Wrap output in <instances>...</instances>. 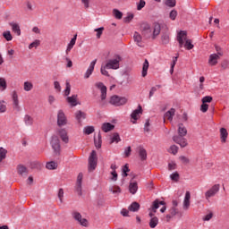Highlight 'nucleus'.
Returning <instances> with one entry per match:
<instances>
[{
  "mask_svg": "<svg viewBox=\"0 0 229 229\" xmlns=\"http://www.w3.org/2000/svg\"><path fill=\"white\" fill-rule=\"evenodd\" d=\"M176 39L179 43V47H184L187 50L194 48L192 40L188 38L187 31L181 30L180 32H178Z\"/></svg>",
  "mask_w": 229,
  "mask_h": 229,
  "instance_id": "nucleus-1",
  "label": "nucleus"
},
{
  "mask_svg": "<svg viewBox=\"0 0 229 229\" xmlns=\"http://www.w3.org/2000/svg\"><path fill=\"white\" fill-rule=\"evenodd\" d=\"M123 58L121 55H114V58L109 59L106 64V69L117 70L120 68V63L122 62Z\"/></svg>",
  "mask_w": 229,
  "mask_h": 229,
  "instance_id": "nucleus-2",
  "label": "nucleus"
},
{
  "mask_svg": "<svg viewBox=\"0 0 229 229\" xmlns=\"http://www.w3.org/2000/svg\"><path fill=\"white\" fill-rule=\"evenodd\" d=\"M72 218L82 227H89V221L86 218H82L80 212L73 211L72 213Z\"/></svg>",
  "mask_w": 229,
  "mask_h": 229,
  "instance_id": "nucleus-3",
  "label": "nucleus"
},
{
  "mask_svg": "<svg viewBox=\"0 0 229 229\" xmlns=\"http://www.w3.org/2000/svg\"><path fill=\"white\" fill-rule=\"evenodd\" d=\"M98 164L97 152L92 150L89 157V171H95Z\"/></svg>",
  "mask_w": 229,
  "mask_h": 229,
  "instance_id": "nucleus-4",
  "label": "nucleus"
},
{
  "mask_svg": "<svg viewBox=\"0 0 229 229\" xmlns=\"http://www.w3.org/2000/svg\"><path fill=\"white\" fill-rule=\"evenodd\" d=\"M128 99L126 98H121L119 96L114 95L110 98L109 103L114 106H120L125 105Z\"/></svg>",
  "mask_w": 229,
  "mask_h": 229,
  "instance_id": "nucleus-5",
  "label": "nucleus"
},
{
  "mask_svg": "<svg viewBox=\"0 0 229 229\" xmlns=\"http://www.w3.org/2000/svg\"><path fill=\"white\" fill-rule=\"evenodd\" d=\"M160 205L163 206V207L160 208V212H161L162 214L165 213V210H166L165 202L163 201V200L156 199V200L153 201L152 207H151L152 212H153L154 214L157 213V208H159Z\"/></svg>",
  "mask_w": 229,
  "mask_h": 229,
  "instance_id": "nucleus-6",
  "label": "nucleus"
},
{
  "mask_svg": "<svg viewBox=\"0 0 229 229\" xmlns=\"http://www.w3.org/2000/svg\"><path fill=\"white\" fill-rule=\"evenodd\" d=\"M220 191V184H214L208 191L205 192V199L209 200L210 198H214Z\"/></svg>",
  "mask_w": 229,
  "mask_h": 229,
  "instance_id": "nucleus-7",
  "label": "nucleus"
},
{
  "mask_svg": "<svg viewBox=\"0 0 229 229\" xmlns=\"http://www.w3.org/2000/svg\"><path fill=\"white\" fill-rule=\"evenodd\" d=\"M51 147H52V149H54L55 154L60 155L61 145H60V140L57 136L52 137Z\"/></svg>",
  "mask_w": 229,
  "mask_h": 229,
  "instance_id": "nucleus-8",
  "label": "nucleus"
},
{
  "mask_svg": "<svg viewBox=\"0 0 229 229\" xmlns=\"http://www.w3.org/2000/svg\"><path fill=\"white\" fill-rule=\"evenodd\" d=\"M95 87H97L101 94H100V98L101 100H106V97H107V88L106 86H105V84L103 82H97L95 83Z\"/></svg>",
  "mask_w": 229,
  "mask_h": 229,
  "instance_id": "nucleus-9",
  "label": "nucleus"
},
{
  "mask_svg": "<svg viewBox=\"0 0 229 229\" xmlns=\"http://www.w3.org/2000/svg\"><path fill=\"white\" fill-rule=\"evenodd\" d=\"M57 135L64 144H69L70 138L66 129H58Z\"/></svg>",
  "mask_w": 229,
  "mask_h": 229,
  "instance_id": "nucleus-10",
  "label": "nucleus"
},
{
  "mask_svg": "<svg viewBox=\"0 0 229 229\" xmlns=\"http://www.w3.org/2000/svg\"><path fill=\"white\" fill-rule=\"evenodd\" d=\"M83 174H79L76 180L75 191L78 196H82Z\"/></svg>",
  "mask_w": 229,
  "mask_h": 229,
  "instance_id": "nucleus-11",
  "label": "nucleus"
},
{
  "mask_svg": "<svg viewBox=\"0 0 229 229\" xmlns=\"http://www.w3.org/2000/svg\"><path fill=\"white\" fill-rule=\"evenodd\" d=\"M67 118L63 110L57 112V126H66Z\"/></svg>",
  "mask_w": 229,
  "mask_h": 229,
  "instance_id": "nucleus-12",
  "label": "nucleus"
},
{
  "mask_svg": "<svg viewBox=\"0 0 229 229\" xmlns=\"http://www.w3.org/2000/svg\"><path fill=\"white\" fill-rule=\"evenodd\" d=\"M142 113H143V110H142V106L140 105L138 106L137 109L132 111V113L131 114V118L132 119L131 123L133 124H136V121L139 120V118L140 117V114H142Z\"/></svg>",
  "mask_w": 229,
  "mask_h": 229,
  "instance_id": "nucleus-13",
  "label": "nucleus"
},
{
  "mask_svg": "<svg viewBox=\"0 0 229 229\" xmlns=\"http://www.w3.org/2000/svg\"><path fill=\"white\" fill-rule=\"evenodd\" d=\"M173 140L175 144L181 146V148H186V146H188V141L184 136H174Z\"/></svg>",
  "mask_w": 229,
  "mask_h": 229,
  "instance_id": "nucleus-14",
  "label": "nucleus"
},
{
  "mask_svg": "<svg viewBox=\"0 0 229 229\" xmlns=\"http://www.w3.org/2000/svg\"><path fill=\"white\" fill-rule=\"evenodd\" d=\"M12 100H13V109L19 111L21 109L19 96L16 90L12 92Z\"/></svg>",
  "mask_w": 229,
  "mask_h": 229,
  "instance_id": "nucleus-15",
  "label": "nucleus"
},
{
  "mask_svg": "<svg viewBox=\"0 0 229 229\" xmlns=\"http://www.w3.org/2000/svg\"><path fill=\"white\" fill-rule=\"evenodd\" d=\"M220 55H223L221 52L210 55L208 59V64L212 66L216 65L218 64V60L220 59Z\"/></svg>",
  "mask_w": 229,
  "mask_h": 229,
  "instance_id": "nucleus-16",
  "label": "nucleus"
},
{
  "mask_svg": "<svg viewBox=\"0 0 229 229\" xmlns=\"http://www.w3.org/2000/svg\"><path fill=\"white\" fill-rule=\"evenodd\" d=\"M17 174L20 176H22L23 178H26L29 174L28 168L23 165H18L16 167Z\"/></svg>",
  "mask_w": 229,
  "mask_h": 229,
  "instance_id": "nucleus-17",
  "label": "nucleus"
},
{
  "mask_svg": "<svg viewBox=\"0 0 229 229\" xmlns=\"http://www.w3.org/2000/svg\"><path fill=\"white\" fill-rule=\"evenodd\" d=\"M179 213V210L177 208H172L168 210V214L165 216V221L166 223H169L177 214Z\"/></svg>",
  "mask_w": 229,
  "mask_h": 229,
  "instance_id": "nucleus-18",
  "label": "nucleus"
},
{
  "mask_svg": "<svg viewBox=\"0 0 229 229\" xmlns=\"http://www.w3.org/2000/svg\"><path fill=\"white\" fill-rule=\"evenodd\" d=\"M97 62H98V60L95 59L94 61H92V62L89 64V67H88L86 72L84 73V78H85V79H88V78H89V77L91 76V74H92L93 72H94L95 65H96Z\"/></svg>",
  "mask_w": 229,
  "mask_h": 229,
  "instance_id": "nucleus-19",
  "label": "nucleus"
},
{
  "mask_svg": "<svg viewBox=\"0 0 229 229\" xmlns=\"http://www.w3.org/2000/svg\"><path fill=\"white\" fill-rule=\"evenodd\" d=\"M133 40L138 47H144L143 38H142L141 34H140L139 32H134Z\"/></svg>",
  "mask_w": 229,
  "mask_h": 229,
  "instance_id": "nucleus-20",
  "label": "nucleus"
},
{
  "mask_svg": "<svg viewBox=\"0 0 229 229\" xmlns=\"http://www.w3.org/2000/svg\"><path fill=\"white\" fill-rule=\"evenodd\" d=\"M191 198V191H186L185 196H184V199H183V208L185 210H188V208H190Z\"/></svg>",
  "mask_w": 229,
  "mask_h": 229,
  "instance_id": "nucleus-21",
  "label": "nucleus"
},
{
  "mask_svg": "<svg viewBox=\"0 0 229 229\" xmlns=\"http://www.w3.org/2000/svg\"><path fill=\"white\" fill-rule=\"evenodd\" d=\"M115 126L110 123H104L101 125V130L104 131V133H108V131H112V130H114Z\"/></svg>",
  "mask_w": 229,
  "mask_h": 229,
  "instance_id": "nucleus-22",
  "label": "nucleus"
},
{
  "mask_svg": "<svg viewBox=\"0 0 229 229\" xmlns=\"http://www.w3.org/2000/svg\"><path fill=\"white\" fill-rule=\"evenodd\" d=\"M176 110L174 108H171L164 114V123H165V119L168 121H173L174 116L175 115Z\"/></svg>",
  "mask_w": 229,
  "mask_h": 229,
  "instance_id": "nucleus-23",
  "label": "nucleus"
},
{
  "mask_svg": "<svg viewBox=\"0 0 229 229\" xmlns=\"http://www.w3.org/2000/svg\"><path fill=\"white\" fill-rule=\"evenodd\" d=\"M188 131L182 123L178 124V136L177 137H186Z\"/></svg>",
  "mask_w": 229,
  "mask_h": 229,
  "instance_id": "nucleus-24",
  "label": "nucleus"
},
{
  "mask_svg": "<svg viewBox=\"0 0 229 229\" xmlns=\"http://www.w3.org/2000/svg\"><path fill=\"white\" fill-rule=\"evenodd\" d=\"M77 36L78 35H74L73 38L69 42V44L67 45V47L65 50L66 55H68L71 52V50L73 48V47L75 46L76 40H77Z\"/></svg>",
  "mask_w": 229,
  "mask_h": 229,
  "instance_id": "nucleus-25",
  "label": "nucleus"
},
{
  "mask_svg": "<svg viewBox=\"0 0 229 229\" xmlns=\"http://www.w3.org/2000/svg\"><path fill=\"white\" fill-rule=\"evenodd\" d=\"M161 32V25L159 23L153 24V32H152V38L155 39L157 36H158Z\"/></svg>",
  "mask_w": 229,
  "mask_h": 229,
  "instance_id": "nucleus-26",
  "label": "nucleus"
},
{
  "mask_svg": "<svg viewBox=\"0 0 229 229\" xmlns=\"http://www.w3.org/2000/svg\"><path fill=\"white\" fill-rule=\"evenodd\" d=\"M9 25L11 26L12 30L14 34H16L17 36H21V31L19 24L14 22H10Z\"/></svg>",
  "mask_w": 229,
  "mask_h": 229,
  "instance_id": "nucleus-27",
  "label": "nucleus"
},
{
  "mask_svg": "<svg viewBox=\"0 0 229 229\" xmlns=\"http://www.w3.org/2000/svg\"><path fill=\"white\" fill-rule=\"evenodd\" d=\"M159 224V219L157 216H153L150 218L148 225L151 229H155Z\"/></svg>",
  "mask_w": 229,
  "mask_h": 229,
  "instance_id": "nucleus-28",
  "label": "nucleus"
},
{
  "mask_svg": "<svg viewBox=\"0 0 229 229\" xmlns=\"http://www.w3.org/2000/svg\"><path fill=\"white\" fill-rule=\"evenodd\" d=\"M149 68V62L146 59L142 64L141 76L146 77L148 75V71Z\"/></svg>",
  "mask_w": 229,
  "mask_h": 229,
  "instance_id": "nucleus-29",
  "label": "nucleus"
},
{
  "mask_svg": "<svg viewBox=\"0 0 229 229\" xmlns=\"http://www.w3.org/2000/svg\"><path fill=\"white\" fill-rule=\"evenodd\" d=\"M139 157L140 160H147L148 158L147 150L143 147L139 148Z\"/></svg>",
  "mask_w": 229,
  "mask_h": 229,
  "instance_id": "nucleus-30",
  "label": "nucleus"
},
{
  "mask_svg": "<svg viewBox=\"0 0 229 229\" xmlns=\"http://www.w3.org/2000/svg\"><path fill=\"white\" fill-rule=\"evenodd\" d=\"M220 138L222 142H226L228 139V131L225 128H221L220 129Z\"/></svg>",
  "mask_w": 229,
  "mask_h": 229,
  "instance_id": "nucleus-31",
  "label": "nucleus"
},
{
  "mask_svg": "<svg viewBox=\"0 0 229 229\" xmlns=\"http://www.w3.org/2000/svg\"><path fill=\"white\" fill-rule=\"evenodd\" d=\"M23 121L26 126H32V124L34 123V118L31 117L30 114H25Z\"/></svg>",
  "mask_w": 229,
  "mask_h": 229,
  "instance_id": "nucleus-32",
  "label": "nucleus"
},
{
  "mask_svg": "<svg viewBox=\"0 0 229 229\" xmlns=\"http://www.w3.org/2000/svg\"><path fill=\"white\" fill-rule=\"evenodd\" d=\"M140 205L138 202H132L129 207L128 209L131 212L136 213L140 210Z\"/></svg>",
  "mask_w": 229,
  "mask_h": 229,
  "instance_id": "nucleus-33",
  "label": "nucleus"
},
{
  "mask_svg": "<svg viewBox=\"0 0 229 229\" xmlns=\"http://www.w3.org/2000/svg\"><path fill=\"white\" fill-rule=\"evenodd\" d=\"M75 118L77 119L78 123H81L82 119L86 118V114L79 110L75 113Z\"/></svg>",
  "mask_w": 229,
  "mask_h": 229,
  "instance_id": "nucleus-34",
  "label": "nucleus"
},
{
  "mask_svg": "<svg viewBox=\"0 0 229 229\" xmlns=\"http://www.w3.org/2000/svg\"><path fill=\"white\" fill-rule=\"evenodd\" d=\"M102 137L101 134L98 133V139L94 138V145L97 148V149H100V148L102 147Z\"/></svg>",
  "mask_w": 229,
  "mask_h": 229,
  "instance_id": "nucleus-35",
  "label": "nucleus"
},
{
  "mask_svg": "<svg viewBox=\"0 0 229 229\" xmlns=\"http://www.w3.org/2000/svg\"><path fill=\"white\" fill-rule=\"evenodd\" d=\"M138 189L139 187L137 182H130L129 191L131 192V194H136Z\"/></svg>",
  "mask_w": 229,
  "mask_h": 229,
  "instance_id": "nucleus-36",
  "label": "nucleus"
},
{
  "mask_svg": "<svg viewBox=\"0 0 229 229\" xmlns=\"http://www.w3.org/2000/svg\"><path fill=\"white\" fill-rule=\"evenodd\" d=\"M67 102L72 106H77V95H72V97L67 98Z\"/></svg>",
  "mask_w": 229,
  "mask_h": 229,
  "instance_id": "nucleus-37",
  "label": "nucleus"
},
{
  "mask_svg": "<svg viewBox=\"0 0 229 229\" xmlns=\"http://www.w3.org/2000/svg\"><path fill=\"white\" fill-rule=\"evenodd\" d=\"M33 83L30 81H25L23 82V90H25L26 92H29L30 90L33 89Z\"/></svg>",
  "mask_w": 229,
  "mask_h": 229,
  "instance_id": "nucleus-38",
  "label": "nucleus"
},
{
  "mask_svg": "<svg viewBox=\"0 0 229 229\" xmlns=\"http://www.w3.org/2000/svg\"><path fill=\"white\" fill-rule=\"evenodd\" d=\"M46 167L49 169L50 171H53L54 169H57L58 165L55 161H50L46 164Z\"/></svg>",
  "mask_w": 229,
  "mask_h": 229,
  "instance_id": "nucleus-39",
  "label": "nucleus"
},
{
  "mask_svg": "<svg viewBox=\"0 0 229 229\" xmlns=\"http://www.w3.org/2000/svg\"><path fill=\"white\" fill-rule=\"evenodd\" d=\"M178 151H179V147L176 145H172L168 148V153H171L172 155H177Z\"/></svg>",
  "mask_w": 229,
  "mask_h": 229,
  "instance_id": "nucleus-40",
  "label": "nucleus"
},
{
  "mask_svg": "<svg viewBox=\"0 0 229 229\" xmlns=\"http://www.w3.org/2000/svg\"><path fill=\"white\" fill-rule=\"evenodd\" d=\"M120 141H121L120 135L117 132L114 133L112 138H111L110 144H114V142L118 143Z\"/></svg>",
  "mask_w": 229,
  "mask_h": 229,
  "instance_id": "nucleus-41",
  "label": "nucleus"
},
{
  "mask_svg": "<svg viewBox=\"0 0 229 229\" xmlns=\"http://www.w3.org/2000/svg\"><path fill=\"white\" fill-rule=\"evenodd\" d=\"M109 191L112 192V194H120L122 190L119 186H112L109 188Z\"/></svg>",
  "mask_w": 229,
  "mask_h": 229,
  "instance_id": "nucleus-42",
  "label": "nucleus"
},
{
  "mask_svg": "<svg viewBox=\"0 0 229 229\" xmlns=\"http://www.w3.org/2000/svg\"><path fill=\"white\" fill-rule=\"evenodd\" d=\"M7 150L3 147L0 148V162H3L6 158Z\"/></svg>",
  "mask_w": 229,
  "mask_h": 229,
  "instance_id": "nucleus-43",
  "label": "nucleus"
},
{
  "mask_svg": "<svg viewBox=\"0 0 229 229\" xmlns=\"http://www.w3.org/2000/svg\"><path fill=\"white\" fill-rule=\"evenodd\" d=\"M83 131L86 135H91V133H94L95 128L93 126H87L83 129Z\"/></svg>",
  "mask_w": 229,
  "mask_h": 229,
  "instance_id": "nucleus-44",
  "label": "nucleus"
},
{
  "mask_svg": "<svg viewBox=\"0 0 229 229\" xmlns=\"http://www.w3.org/2000/svg\"><path fill=\"white\" fill-rule=\"evenodd\" d=\"M2 36L7 41H12L13 40V36L11 34V31H9V30L3 32Z\"/></svg>",
  "mask_w": 229,
  "mask_h": 229,
  "instance_id": "nucleus-45",
  "label": "nucleus"
},
{
  "mask_svg": "<svg viewBox=\"0 0 229 229\" xmlns=\"http://www.w3.org/2000/svg\"><path fill=\"white\" fill-rule=\"evenodd\" d=\"M113 15L118 20H121L123 18V13L117 9L113 10Z\"/></svg>",
  "mask_w": 229,
  "mask_h": 229,
  "instance_id": "nucleus-46",
  "label": "nucleus"
},
{
  "mask_svg": "<svg viewBox=\"0 0 229 229\" xmlns=\"http://www.w3.org/2000/svg\"><path fill=\"white\" fill-rule=\"evenodd\" d=\"M104 30H105L104 27H100V28H98V29L94 30V31L97 32V34H96L97 38H101Z\"/></svg>",
  "mask_w": 229,
  "mask_h": 229,
  "instance_id": "nucleus-47",
  "label": "nucleus"
},
{
  "mask_svg": "<svg viewBox=\"0 0 229 229\" xmlns=\"http://www.w3.org/2000/svg\"><path fill=\"white\" fill-rule=\"evenodd\" d=\"M7 88L6 80L4 78H0V89L1 90H5Z\"/></svg>",
  "mask_w": 229,
  "mask_h": 229,
  "instance_id": "nucleus-48",
  "label": "nucleus"
},
{
  "mask_svg": "<svg viewBox=\"0 0 229 229\" xmlns=\"http://www.w3.org/2000/svg\"><path fill=\"white\" fill-rule=\"evenodd\" d=\"M136 5H137V10L141 11L146 6V2L145 0H140V2L136 4Z\"/></svg>",
  "mask_w": 229,
  "mask_h": 229,
  "instance_id": "nucleus-49",
  "label": "nucleus"
},
{
  "mask_svg": "<svg viewBox=\"0 0 229 229\" xmlns=\"http://www.w3.org/2000/svg\"><path fill=\"white\" fill-rule=\"evenodd\" d=\"M161 41H162V44H168L170 42V37L168 34H164L162 35L161 37Z\"/></svg>",
  "mask_w": 229,
  "mask_h": 229,
  "instance_id": "nucleus-50",
  "label": "nucleus"
},
{
  "mask_svg": "<svg viewBox=\"0 0 229 229\" xmlns=\"http://www.w3.org/2000/svg\"><path fill=\"white\" fill-rule=\"evenodd\" d=\"M179 178H180V174L178 172H175V173H173L170 174V179L173 181V182H178L179 181Z\"/></svg>",
  "mask_w": 229,
  "mask_h": 229,
  "instance_id": "nucleus-51",
  "label": "nucleus"
},
{
  "mask_svg": "<svg viewBox=\"0 0 229 229\" xmlns=\"http://www.w3.org/2000/svg\"><path fill=\"white\" fill-rule=\"evenodd\" d=\"M177 169V164L174 161L168 163V171H175Z\"/></svg>",
  "mask_w": 229,
  "mask_h": 229,
  "instance_id": "nucleus-52",
  "label": "nucleus"
},
{
  "mask_svg": "<svg viewBox=\"0 0 229 229\" xmlns=\"http://www.w3.org/2000/svg\"><path fill=\"white\" fill-rule=\"evenodd\" d=\"M40 45V40H34L31 44L29 45V49L37 48Z\"/></svg>",
  "mask_w": 229,
  "mask_h": 229,
  "instance_id": "nucleus-53",
  "label": "nucleus"
},
{
  "mask_svg": "<svg viewBox=\"0 0 229 229\" xmlns=\"http://www.w3.org/2000/svg\"><path fill=\"white\" fill-rule=\"evenodd\" d=\"M178 16V12L176 10H172L169 13V18L172 20V21H174L176 20Z\"/></svg>",
  "mask_w": 229,
  "mask_h": 229,
  "instance_id": "nucleus-54",
  "label": "nucleus"
},
{
  "mask_svg": "<svg viewBox=\"0 0 229 229\" xmlns=\"http://www.w3.org/2000/svg\"><path fill=\"white\" fill-rule=\"evenodd\" d=\"M106 69H107L106 64L105 66H101L100 72H101V74H103V75H105L106 77H109L110 74H109V72H108V71Z\"/></svg>",
  "mask_w": 229,
  "mask_h": 229,
  "instance_id": "nucleus-55",
  "label": "nucleus"
},
{
  "mask_svg": "<svg viewBox=\"0 0 229 229\" xmlns=\"http://www.w3.org/2000/svg\"><path fill=\"white\" fill-rule=\"evenodd\" d=\"M179 160L182 164H190V158L185 156L179 157Z\"/></svg>",
  "mask_w": 229,
  "mask_h": 229,
  "instance_id": "nucleus-56",
  "label": "nucleus"
},
{
  "mask_svg": "<svg viewBox=\"0 0 229 229\" xmlns=\"http://www.w3.org/2000/svg\"><path fill=\"white\" fill-rule=\"evenodd\" d=\"M71 93V84L70 82L66 81L65 83V89H64V95L68 96Z\"/></svg>",
  "mask_w": 229,
  "mask_h": 229,
  "instance_id": "nucleus-57",
  "label": "nucleus"
},
{
  "mask_svg": "<svg viewBox=\"0 0 229 229\" xmlns=\"http://www.w3.org/2000/svg\"><path fill=\"white\" fill-rule=\"evenodd\" d=\"M201 101L204 104L210 103L213 101V98L211 96H206V97L202 98Z\"/></svg>",
  "mask_w": 229,
  "mask_h": 229,
  "instance_id": "nucleus-58",
  "label": "nucleus"
},
{
  "mask_svg": "<svg viewBox=\"0 0 229 229\" xmlns=\"http://www.w3.org/2000/svg\"><path fill=\"white\" fill-rule=\"evenodd\" d=\"M6 105L4 101H0V113H4L6 112Z\"/></svg>",
  "mask_w": 229,
  "mask_h": 229,
  "instance_id": "nucleus-59",
  "label": "nucleus"
},
{
  "mask_svg": "<svg viewBox=\"0 0 229 229\" xmlns=\"http://www.w3.org/2000/svg\"><path fill=\"white\" fill-rule=\"evenodd\" d=\"M165 4L169 7H174L176 5V0H166Z\"/></svg>",
  "mask_w": 229,
  "mask_h": 229,
  "instance_id": "nucleus-60",
  "label": "nucleus"
},
{
  "mask_svg": "<svg viewBox=\"0 0 229 229\" xmlns=\"http://www.w3.org/2000/svg\"><path fill=\"white\" fill-rule=\"evenodd\" d=\"M209 106L206 103H202V105L200 106V111L203 113L208 112Z\"/></svg>",
  "mask_w": 229,
  "mask_h": 229,
  "instance_id": "nucleus-61",
  "label": "nucleus"
},
{
  "mask_svg": "<svg viewBox=\"0 0 229 229\" xmlns=\"http://www.w3.org/2000/svg\"><path fill=\"white\" fill-rule=\"evenodd\" d=\"M133 18H134L133 14H129L127 17L123 18V21L125 23H129L133 20Z\"/></svg>",
  "mask_w": 229,
  "mask_h": 229,
  "instance_id": "nucleus-62",
  "label": "nucleus"
},
{
  "mask_svg": "<svg viewBox=\"0 0 229 229\" xmlns=\"http://www.w3.org/2000/svg\"><path fill=\"white\" fill-rule=\"evenodd\" d=\"M54 88L57 92L62 90V87L58 81H54Z\"/></svg>",
  "mask_w": 229,
  "mask_h": 229,
  "instance_id": "nucleus-63",
  "label": "nucleus"
},
{
  "mask_svg": "<svg viewBox=\"0 0 229 229\" xmlns=\"http://www.w3.org/2000/svg\"><path fill=\"white\" fill-rule=\"evenodd\" d=\"M140 28H141L142 32L144 33L147 30H149L150 25L148 23H143Z\"/></svg>",
  "mask_w": 229,
  "mask_h": 229,
  "instance_id": "nucleus-64",
  "label": "nucleus"
}]
</instances>
